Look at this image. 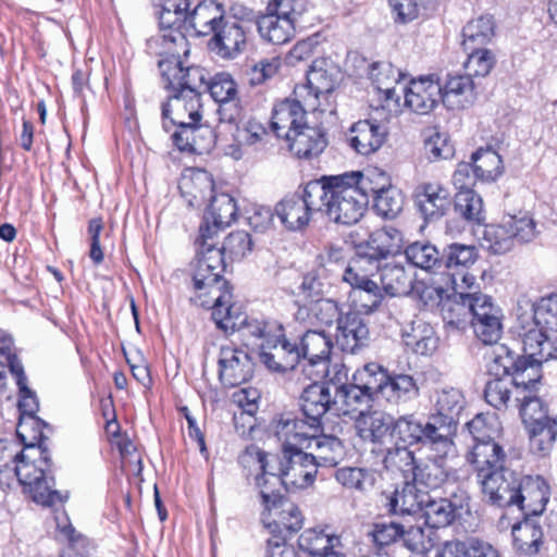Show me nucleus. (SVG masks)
<instances>
[{"label":"nucleus","mask_w":557,"mask_h":557,"mask_svg":"<svg viewBox=\"0 0 557 557\" xmlns=\"http://www.w3.org/2000/svg\"><path fill=\"white\" fill-rule=\"evenodd\" d=\"M403 342L412 352L420 356L432 355L438 345L433 326L422 319H414L403 327Z\"/></svg>","instance_id":"nucleus-35"},{"label":"nucleus","mask_w":557,"mask_h":557,"mask_svg":"<svg viewBox=\"0 0 557 557\" xmlns=\"http://www.w3.org/2000/svg\"><path fill=\"white\" fill-rule=\"evenodd\" d=\"M342 315L337 302L324 298L298 306L295 313L297 321L317 326H331L334 322L338 323Z\"/></svg>","instance_id":"nucleus-38"},{"label":"nucleus","mask_w":557,"mask_h":557,"mask_svg":"<svg viewBox=\"0 0 557 557\" xmlns=\"http://www.w3.org/2000/svg\"><path fill=\"white\" fill-rule=\"evenodd\" d=\"M284 139L289 151L299 159L317 157L327 146L325 133L319 127L309 126L307 122L292 131Z\"/></svg>","instance_id":"nucleus-28"},{"label":"nucleus","mask_w":557,"mask_h":557,"mask_svg":"<svg viewBox=\"0 0 557 557\" xmlns=\"http://www.w3.org/2000/svg\"><path fill=\"white\" fill-rule=\"evenodd\" d=\"M147 51L160 57L158 64L169 60H180L181 54L187 53L186 35L178 28L161 27L157 35L147 40Z\"/></svg>","instance_id":"nucleus-33"},{"label":"nucleus","mask_w":557,"mask_h":557,"mask_svg":"<svg viewBox=\"0 0 557 557\" xmlns=\"http://www.w3.org/2000/svg\"><path fill=\"white\" fill-rule=\"evenodd\" d=\"M506 453L496 441L475 443L467 455V460L473 466L479 481H482L504 469Z\"/></svg>","instance_id":"nucleus-27"},{"label":"nucleus","mask_w":557,"mask_h":557,"mask_svg":"<svg viewBox=\"0 0 557 557\" xmlns=\"http://www.w3.org/2000/svg\"><path fill=\"white\" fill-rule=\"evenodd\" d=\"M370 75L376 88L384 92L386 100H399L394 85H398L406 77L399 69L389 62H379L373 65Z\"/></svg>","instance_id":"nucleus-55"},{"label":"nucleus","mask_w":557,"mask_h":557,"mask_svg":"<svg viewBox=\"0 0 557 557\" xmlns=\"http://www.w3.org/2000/svg\"><path fill=\"white\" fill-rule=\"evenodd\" d=\"M46 440L44 432L37 431L27 440L21 441L24 453L13 470L9 471V478L11 483L16 479L34 502L53 506L64 503L66 496L53 488L51 457L49 450L44 447Z\"/></svg>","instance_id":"nucleus-3"},{"label":"nucleus","mask_w":557,"mask_h":557,"mask_svg":"<svg viewBox=\"0 0 557 557\" xmlns=\"http://www.w3.org/2000/svg\"><path fill=\"white\" fill-rule=\"evenodd\" d=\"M386 135L387 129L383 124L373 120H361L351 125L347 139L356 152L368 156L382 147Z\"/></svg>","instance_id":"nucleus-29"},{"label":"nucleus","mask_w":557,"mask_h":557,"mask_svg":"<svg viewBox=\"0 0 557 557\" xmlns=\"http://www.w3.org/2000/svg\"><path fill=\"white\" fill-rule=\"evenodd\" d=\"M180 190L190 207L199 208L212 197L213 180L207 171L198 170L182 178Z\"/></svg>","instance_id":"nucleus-43"},{"label":"nucleus","mask_w":557,"mask_h":557,"mask_svg":"<svg viewBox=\"0 0 557 557\" xmlns=\"http://www.w3.org/2000/svg\"><path fill=\"white\" fill-rule=\"evenodd\" d=\"M218 364L219 379L225 387H235L248 382L255 369L250 355L233 345L220 348Z\"/></svg>","instance_id":"nucleus-13"},{"label":"nucleus","mask_w":557,"mask_h":557,"mask_svg":"<svg viewBox=\"0 0 557 557\" xmlns=\"http://www.w3.org/2000/svg\"><path fill=\"white\" fill-rule=\"evenodd\" d=\"M281 462L282 484L287 488H305L311 485L318 473V468L305 450L285 453Z\"/></svg>","instance_id":"nucleus-20"},{"label":"nucleus","mask_w":557,"mask_h":557,"mask_svg":"<svg viewBox=\"0 0 557 557\" xmlns=\"http://www.w3.org/2000/svg\"><path fill=\"white\" fill-rule=\"evenodd\" d=\"M267 510L273 516V524L278 532L284 530L292 535L302 528L304 516L298 506L284 497L273 500Z\"/></svg>","instance_id":"nucleus-48"},{"label":"nucleus","mask_w":557,"mask_h":557,"mask_svg":"<svg viewBox=\"0 0 557 557\" xmlns=\"http://www.w3.org/2000/svg\"><path fill=\"white\" fill-rule=\"evenodd\" d=\"M334 385H324L320 382L308 384L300 397L299 406L305 418L322 431L323 416L334 410L337 413L336 393Z\"/></svg>","instance_id":"nucleus-15"},{"label":"nucleus","mask_w":557,"mask_h":557,"mask_svg":"<svg viewBox=\"0 0 557 557\" xmlns=\"http://www.w3.org/2000/svg\"><path fill=\"white\" fill-rule=\"evenodd\" d=\"M380 287L388 296H405L412 289V276L403 264L386 263L375 270Z\"/></svg>","instance_id":"nucleus-45"},{"label":"nucleus","mask_w":557,"mask_h":557,"mask_svg":"<svg viewBox=\"0 0 557 557\" xmlns=\"http://www.w3.org/2000/svg\"><path fill=\"white\" fill-rule=\"evenodd\" d=\"M272 429L282 444V454L305 450L310 436L321 432L307 418H298L293 413L281 414L272 422Z\"/></svg>","instance_id":"nucleus-12"},{"label":"nucleus","mask_w":557,"mask_h":557,"mask_svg":"<svg viewBox=\"0 0 557 557\" xmlns=\"http://www.w3.org/2000/svg\"><path fill=\"white\" fill-rule=\"evenodd\" d=\"M428 493L419 491L416 483L405 482L386 496L385 506L394 515H417L421 512Z\"/></svg>","instance_id":"nucleus-39"},{"label":"nucleus","mask_w":557,"mask_h":557,"mask_svg":"<svg viewBox=\"0 0 557 557\" xmlns=\"http://www.w3.org/2000/svg\"><path fill=\"white\" fill-rule=\"evenodd\" d=\"M201 120L200 92L173 91L168 101L162 104V126L165 132H170L174 126L176 129L186 128L190 122H200Z\"/></svg>","instance_id":"nucleus-9"},{"label":"nucleus","mask_w":557,"mask_h":557,"mask_svg":"<svg viewBox=\"0 0 557 557\" xmlns=\"http://www.w3.org/2000/svg\"><path fill=\"white\" fill-rule=\"evenodd\" d=\"M387 372L375 362L364 364L352 374V381L373 398L382 395L383 386L387 380Z\"/></svg>","instance_id":"nucleus-57"},{"label":"nucleus","mask_w":557,"mask_h":557,"mask_svg":"<svg viewBox=\"0 0 557 557\" xmlns=\"http://www.w3.org/2000/svg\"><path fill=\"white\" fill-rule=\"evenodd\" d=\"M511 525L513 546L520 553L533 556L539 553L543 543V530L539 521L529 516Z\"/></svg>","instance_id":"nucleus-40"},{"label":"nucleus","mask_w":557,"mask_h":557,"mask_svg":"<svg viewBox=\"0 0 557 557\" xmlns=\"http://www.w3.org/2000/svg\"><path fill=\"white\" fill-rule=\"evenodd\" d=\"M268 455L262 450L256 451V461L261 474L256 476V485L260 490L262 505L267 509L273 505V500L282 498L283 496L276 491V487L282 484V474H275L268 471Z\"/></svg>","instance_id":"nucleus-51"},{"label":"nucleus","mask_w":557,"mask_h":557,"mask_svg":"<svg viewBox=\"0 0 557 557\" xmlns=\"http://www.w3.org/2000/svg\"><path fill=\"white\" fill-rule=\"evenodd\" d=\"M405 104L419 114L431 112L442 100V84L435 75L411 79L408 87H403Z\"/></svg>","instance_id":"nucleus-19"},{"label":"nucleus","mask_w":557,"mask_h":557,"mask_svg":"<svg viewBox=\"0 0 557 557\" xmlns=\"http://www.w3.org/2000/svg\"><path fill=\"white\" fill-rule=\"evenodd\" d=\"M371 177L361 172L322 176L309 182V197L320 205L330 220L338 224L357 223L368 207V185Z\"/></svg>","instance_id":"nucleus-1"},{"label":"nucleus","mask_w":557,"mask_h":557,"mask_svg":"<svg viewBox=\"0 0 557 557\" xmlns=\"http://www.w3.org/2000/svg\"><path fill=\"white\" fill-rule=\"evenodd\" d=\"M495 35V21L492 15L484 14L467 23L462 29L463 48H481L488 44Z\"/></svg>","instance_id":"nucleus-53"},{"label":"nucleus","mask_w":557,"mask_h":557,"mask_svg":"<svg viewBox=\"0 0 557 557\" xmlns=\"http://www.w3.org/2000/svg\"><path fill=\"white\" fill-rule=\"evenodd\" d=\"M218 134L208 124L190 122L186 128L175 129L172 134L174 145L181 151L209 152L215 146Z\"/></svg>","instance_id":"nucleus-31"},{"label":"nucleus","mask_w":557,"mask_h":557,"mask_svg":"<svg viewBox=\"0 0 557 557\" xmlns=\"http://www.w3.org/2000/svg\"><path fill=\"white\" fill-rule=\"evenodd\" d=\"M223 14L222 5L215 1H200L190 10L185 32H194L197 36L211 35L223 22Z\"/></svg>","instance_id":"nucleus-36"},{"label":"nucleus","mask_w":557,"mask_h":557,"mask_svg":"<svg viewBox=\"0 0 557 557\" xmlns=\"http://www.w3.org/2000/svg\"><path fill=\"white\" fill-rule=\"evenodd\" d=\"M309 197V182L304 186L302 195L286 196L274 208L275 215L289 231H300L308 225L313 211L321 212L320 205H313Z\"/></svg>","instance_id":"nucleus-14"},{"label":"nucleus","mask_w":557,"mask_h":557,"mask_svg":"<svg viewBox=\"0 0 557 557\" xmlns=\"http://www.w3.org/2000/svg\"><path fill=\"white\" fill-rule=\"evenodd\" d=\"M419 396L416 380L409 374H387L381 397L391 404L406 403Z\"/></svg>","instance_id":"nucleus-52"},{"label":"nucleus","mask_w":557,"mask_h":557,"mask_svg":"<svg viewBox=\"0 0 557 557\" xmlns=\"http://www.w3.org/2000/svg\"><path fill=\"white\" fill-rule=\"evenodd\" d=\"M267 136L268 132L265 127L256 120H249L242 127L236 126L233 138L237 147L232 152V156L237 160L240 159L243 157L242 147H256L261 144Z\"/></svg>","instance_id":"nucleus-64"},{"label":"nucleus","mask_w":557,"mask_h":557,"mask_svg":"<svg viewBox=\"0 0 557 557\" xmlns=\"http://www.w3.org/2000/svg\"><path fill=\"white\" fill-rule=\"evenodd\" d=\"M306 455L312 459L317 468L334 467L344 455V446L341 440L333 435L315 433L310 436L305 446Z\"/></svg>","instance_id":"nucleus-34"},{"label":"nucleus","mask_w":557,"mask_h":557,"mask_svg":"<svg viewBox=\"0 0 557 557\" xmlns=\"http://www.w3.org/2000/svg\"><path fill=\"white\" fill-rule=\"evenodd\" d=\"M12 375L16 380L20 392L18 409L21 417L16 428V435L21 441H25L37 431L42 432V428H46L47 424L35 417L38 410V401L35 393L27 386V377L24 373V368L17 366L13 367Z\"/></svg>","instance_id":"nucleus-16"},{"label":"nucleus","mask_w":557,"mask_h":557,"mask_svg":"<svg viewBox=\"0 0 557 557\" xmlns=\"http://www.w3.org/2000/svg\"><path fill=\"white\" fill-rule=\"evenodd\" d=\"M339 81V67L329 58H319L312 62L307 72V84L296 86L294 96L300 97L313 112H323L325 111L323 101L327 102Z\"/></svg>","instance_id":"nucleus-6"},{"label":"nucleus","mask_w":557,"mask_h":557,"mask_svg":"<svg viewBox=\"0 0 557 557\" xmlns=\"http://www.w3.org/2000/svg\"><path fill=\"white\" fill-rule=\"evenodd\" d=\"M404 246L403 233L385 226L372 232L369 238L356 247V259L346 268L360 273L380 270L382 262L400 252Z\"/></svg>","instance_id":"nucleus-5"},{"label":"nucleus","mask_w":557,"mask_h":557,"mask_svg":"<svg viewBox=\"0 0 557 557\" xmlns=\"http://www.w3.org/2000/svg\"><path fill=\"white\" fill-rule=\"evenodd\" d=\"M357 435L364 442L379 443L392 429V417L382 411L360 410L355 420Z\"/></svg>","instance_id":"nucleus-42"},{"label":"nucleus","mask_w":557,"mask_h":557,"mask_svg":"<svg viewBox=\"0 0 557 557\" xmlns=\"http://www.w3.org/2000/svg\"><path fill=\"white\" fill-rule=\"evenodd\" d=\"M469 289L453 290L451 298L446 300L442 307L443 319L456 329H462L470 322L469 301L466 299Z\"/></svg>","instance_id":"nucleus-59"},{"label":"nucleus","mask_w":557,"mask_h":557,"mask_svg":"<svg viewBox=\"0 0 557 557\" xmlns=\"http://www.w3.org/2000/svg\"><path fill=\"white\" fill-rule=\"evenodd\" d=\"M448 473L444 466V458L435 457L423 465H418L412 480L417 484L436 490L447 480Z\"/></svg>","instance_id":"nucleus-61"},{"label":"nucleus","mask_w":557,"mask_h":557,"mask_svg":"<svg viewBox=\"0 0 557 557\" xmlns=\"http://www.w3.org/2000/svg\"><path fill=\"white\" fill-rule=\"evenodd\" d=\"M190 10L189 0H164L159 13V26L178 28L185 33Z\"/></svg>","instance_id":"nucleus-60"},{"label":"nucleus","mask_w":557,"mask_h":557,"mask_svg":"<svg viewBox=\"0 0 557 557\" xmlns=\"http://www.w3.org/2000/svg\"><path fill=\"white\" fill-rule=\"evenodd\" d=\"M466 406V398L460 389L444 387L435 392L433 412L431 414L442 418L458 428L460 414Z\"/></svg>","instance_id":"nucleus-44"},{"label":"nucleus","mask_w":557,"mask_h":557,"mask_svg":"<svg viewBox=\"0 0 557 557\" xmlns=\"http://www.w3.org/2000/svg\"><path fill=\"white\" fill-rule=\"evenodd\" d=\"M337 413L348 414L352 411L363 410L370 407L374 398L362 389L356 382L349 383L348 386H335Z\"/></svg>","instance_id":"nucleus-54"},{"label":"nucleus","mask_w":557,"mask_h":557,"mask_svg":"<svg viewBox=\"0 0 557 557\" xmlns=\"http://www.w3.org/2000/svg\"><path fill=\"white\" fill-rule=\"evenodd\" d=\"M300 359L312 360L313 363L327 361L332 342L330 336L322 330L306 331L297 343Z\"/></svg>","instance_id":"nucleus-47"},{"label":"nucleus","mask_w":557,"mask_h":557,"mask_svg":"<svg viewBox=\"0 0 557 557\" xmlns=\"http://www.w3.org/2000/svg\"><path fill=\"white\" fill-rule=\"evenodd\" d=\"M516 507L523 516H540L549 499V486L541 476H521Z\"/></svg>","instance_id":"nucleus-24"},{"label":"nucleus","mask_w":557,"mask_h":557,"mask_svg":"<svg viewBox=\"0 0 557 557\" xmlns=\"http://www.w3.org/2000/svg\"><path fill=\"white\" fill-rule=\"evenodd\" d=\"M335 341L342 351L357 352L369 344L370 330L368 322L356 311L343 314L336 326Z\"/></svg>","instance_id":"nucleus-22"},{"label":"nucleus","mask_w":557,"mask_h":557,"mask_svg":"<svg viewBox=\"0 0 557 557\" xmlns=\"http://www.w3.org/2000/svg\"><path fill=\"white\" fill-rule=\"evenodd\" d=\"M260 351L261 362L271 371L285 372L288 370H296L300 362V355L298 354L297 343H290L284 333L283 325L281 330L274 332L269 339L262 343H256Z\"/></svg>","instance_id":"nucleus-10"},{"label":"nucleus","mask_w":557,"mask_h":557,"mask_svg":"<svg viewBox=\"0 0 557 557\" xmlns=\"http://www.w3.org/2000/svg\"><path fill=\"white\" fill-rule=\"evenodd\" d=\"M296 23L293 17L267 11L257 18L256 26L262 39L273 45H283L295 36Z\"/></svg>","instance_id":"nucleus-37"},{"label":"nucleus","mask_w":557,"mask_h":557,"mask_svg":"<svg viewBox=\"0 0 557 557\" xmlns=\"http://www.w3.org/2000/svg\"><path fill=\"white\" fill-rule=\"evenodd\" d=\"M250 34L249 25H242L238 22L223 18V22L213 33L209 47L223 59H234L246 49Z\"/></svg>","instance_id":"nucleus-18"},{"label":"nucleus","mask_w":557,"mask_h":557,"mask_svg":"<svg viewBox=\"0 0 557 557\" xmlns=\"http://www.w3.org/2000/svg\"><path fill=\"white\" fill-rule=\"evenodd\" d=\"M209 201L210 203L205 212L209 221L227 227L236 220L237 205L231 195L226 193L213 194Z\"/></svg>","instance_id":"nucleus-56"},{"label":"nucleus","mask_w":557,"mask_h":557,"mask_svg":"<svg viewBox=\"0 0 557 557\" xmlns=\"http://www.w3.org/2000/svg\"><path fill=\"white\" fill-rule=\"evenodd\" d=\"M536 385L516 388L515 400L519 404L520 417L527 428L547 422L549 418L543 401L534 394Z\"/></svg>","instance_id":"nucleus-46"},{"label":"nucleus","mask_w":557,"mask_h":557,"mask_svg":"<svg viewBox=\"0 0 557 557\" xmlns=\"http://www.w3.org/2000/svg\"><path fill=\"white\" fill-rule=\"evenodd\" d=\"M519 320L521 323L519 337L521 338L524 352L522 357L528 359V362H536L541 368L543 361L553 357L545 329L535 324L530 319L524 320V317H520Z\"/></svg>","instance_id":"nucleus-32"},{"label":"nucleus","mask_w":557,"mask_h":557,"mask_svg":"<svg viewBox=\"0 0 557 557\" xmlns=\"http://www.w3.org/2000/svg\"><path fill=\"white\" fill-rule=\"evenodd\" d=\"M408 262L424 271L431 272L440 278V264L442 252L428 242H414L405 249Z\"/></svg>","instance_id":"nucleus-50"},{"label":"nucleus","mask_w":557,"mask_h":557,"mask_svg":"<svg viewBox=\"0 0 557 557\" xmlns=\"http://www.w3.org/2000/svg\"><path fill=\"white\" fill-rule=\"evenodd\" d=\"M372 195L374 209L384 219H395L404 208L405 199L400 190L388 185L374 187L372 182L368 185V197Z\"/></svg>","instance_id":"nucleus-49"},{"label":"nucleus","mask_w":557,"mask_h":557,"mask_svg":"<svg viewBox=\"0 0 557 557\" xmlns=\"http://www.w3.org/2000/svg\"><path fill=\"white\" fill-rule=\"evenodd\" d=\"M312 111L300 97L277 102L272 111L271 127L277 137H286L306 123L307 112Z\"/></svg>","instance_id":"nucleus-23"},{"label":"nucleus","mask_w":557,"mask_h":557,"mask_svg":"<svg viewBox=\"0 0 557 557\" xmlns=\"http://www.w3.org/2000/svg\"><path fill=\"white\" fill-rule=\"evenodd\" d=\"M455 211L469 223L481 224L485 220L483 199L474 190L457 191Z\"/></svg>","instance_id":"nucleus-58"},{"label":"nucleus","mask_w":557,"mask_h":557,"mask_svg":"<svg viewBox=\"0 0 557 557\" xmlns=\"http://www.w3.org/2000/svg\"><path fill=\"white\" fill-rule=\"evenodd\" d=\"M478 249L473 245L453 243L442 251L440 278L436 282L443 289L460 290L479 287L470 268L478 260Z\"/></svg>","instance_id":"nucleus-4"},{"label":"nucleus","mask_w":557,"mask_h":557,"mask_svg":"<svg viewBox=\"0 0 557 557\" xmlns=\"http://www.w3.org/2000/svg\"><path fill=\"white\" fill-rule=\"evenodd\" d=\"M164 88L171 91L191 90L199 92L201 86L206 87L205 73L201 67H183L181 60H169L159 63Z\"/></svg>","instance_id":"nucleus-21"},{"label":"nucleus","mask_w":557,"mask_h":557,"mask_svg":"<svg viewBox=\"0 0 557 557\" xmlns=\"http://www.w3.org/2000/svg\"><path fill=\"white\" fill-rule=\"evenodd\" d=\"M232 313L242 314L245 319L244 321L235 326L234 329L230 330H222L225 333H233L235 331H238L242 333L243 337H255L257 341L262 343L265 339H269V337L274 333L281 330V323L276 321H247V317L244 312L239 310L238 307H236L232 302Z\"/></svg>","instance_id":"nucleus-62"},{"label":"nucleus","mask_w":557,"mask_h":557,"mask_svg":"<svg viewBox=\"0 0 557 557\" xmlns=\"http://www.w3.org/2000/svg\"><path fill=\"white\" fill-rule=\"evenodd\" d=\"M225 269L221 249L197 250L193 283L194 300L212 310V320L220 330L234 329L244 321L242 314L232 313L233 295L228 283L222 276Z\"/></svg>","instance_id":"nucleus-2"},{"label":"nucleus","mask_w":557,"mask_h":557,"mask_svg":"<svg viewBox=\"0 0 557 557\" xmlns=\"http://www.w3.org/2000/svg\"><path fill=\"white\" fill-rule=\"evenodd\" d=\"M469 500L470 497L465 491L454 494L451 498H435L428 493L420 513L430 528H444L469 511Z\"/></svg>","instance_id":"nucleus-11"},{"label":"nucleus","mask_w":557,"mask_h":557,"mask_svg":"<svg viewBox=\"0 0 557 557\" xmlns=\"http://www.w3.org/2000/svg\"><path fill=\"white\" fill-rule=\"evenodd\" d=\"M536 235V224L532 218L508 215L499 224L485 226L482 245L494 255H504L517 244L532 242Z\"/></svg>","instance_id":"nucleus-7"},{"label":"nucleus","mask_w":557,"mask_h":557,"mask_svg":"<svg viewBox=\"0 0 557 557\" xmlns=\"http://www.w3.org/2000/svg\"><path fill=\"white\" fill-rule=\"evenodd\" d=\"M521 475L508 468L479 481L484 497L497 507H515Z\"/></svg>","instance_id":"nucleus-17"},{"label":"nucleus","mask_w":557,"mask_h":557,"mask_svg":"<svg viewBox=\"0 0 557 557\" xmlns=\"http://www.w3.org/2000/svg\"><path fill=\"white\" fill-rule=\"evenodd\" d=\"M448 197V190L438 183H421L413 193L414 205L425 221H436L444 215Z\"/></svg>","instance_id":"nucleus-30"},{"label":"nucleus","mask_w":557,"mask_h":557,"mask_svg":"<svg viewBox=\"0 0 557 557\" xmlns=\"http://www.w3.org/2000/svg\"><path fill=\"white\" fill-rule=\"evenodd\" d=\"M372 276L373 273H360L355 269H345L343 274V280L354 289L355 301L364 313L376 310L383 300V290Z\"/></svg>","instance_id":"nucleus-25"},{"label":"nucleus","mask_w":557,"mask_h":557,"mask_svg":"<svg viewBox=\"0 0 557 557\" xmlns=\"http://www.w3.org/2000/svg\"><path fill=\"white\" fill-rule=\"evenodd\" d=\"M442 101L451 109H463L474 100V83L467 74L451 75L442 86Z\"/></svg>","instance_id":"nucleus-41"},{"label":"nucleus","mask_w":557,"mask_h":557,"mask_svg":"<svg viewBox=\"0 0 557 557\" xmlns=\"http://www.w3.org/2000/svg\"><path fill=\"white\" fill-rule=\"evenodd\" d=\"M490 375L497 377H510L516 388L528 387L540 383L542 374L536 362H528V359L516 355L508 346L502 344L495 346L487 363Z\"/></svg>","instance_id":"nucleus-8"},{"label":"nucleus","mask_w":557,"mask_h":557,"mask_svg":"<svg viewBox=\"0 0 557 557\" xmlns=\"http://www.w3.org/2000/svg\"><path fill=\"white\" fill-rule=\"evenodd\" d=\"M476 176L481 181H495L503 172V160L493 149H479L472 157Z\"/></svg>","instance_id":"nucleus-63"},{"label":"nucleus","mask_w":557,"mask_h":557,"mask_svg":"<svg viewBox=\"0 0 557 557\" xmlns=\"http://www.w3.org/2000/svg\"><path fill=\"white\" fill-rule=\"evenodd\" d=\"M456 433L457 426L430 414L423 423L420 444L434 451L437 457L445 458L454 451Z\"/></svg>","instance_id":"nucleus-26"}]
</instances>
